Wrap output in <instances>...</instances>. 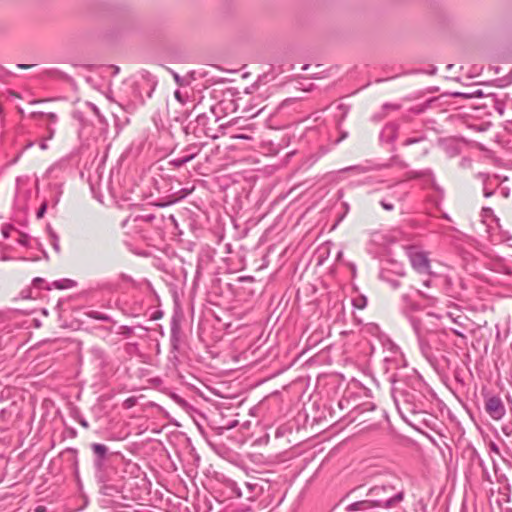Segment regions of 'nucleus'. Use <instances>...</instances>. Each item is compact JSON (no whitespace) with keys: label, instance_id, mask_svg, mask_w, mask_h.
I'll return each instance as SVG.
<instances>
[{"label":"nucleus","instance_id":"nucleus-4","mask_svg":"<svg viewBox=\"0 0 512 512\" xmlns=\"http://www.w3.org/2000/svg\"><path fill=\"white\" fill-rule=\"evenodd\" d=\"M92 449L99 457H103L107 452V447L102 444H93Z\"/></svg>","mask_w":512,"mask_h":512},{"label":"nucleus","instance_id":"nucleus-6","mask_svg":"<svg viewBox=\"0 0 512 512\" xmlns=\"http://www.w3.org/2000/svg\"><path fill=\"white\" fill-rule=\"evenodd\" d=\"M30 67H31V65H25V64H19L18 65V68H21V69H28Z\"/></svg>","mask_w":512,"mask_h":512},{"label":"nucleus","instance_id":"nucleus-1","mask_svg":"<svg viewBox=\"0 0 512 512\" xmlns=\"http://www.w3.org/2000/svg\"><path fill=\"white\" fill-rule=\"evenodd\" d=\"M367 499L353 504L355 510H365L373 507H388L402 499L400 492H395L391 484L376 485L369 489Z\"/></svg>","mask_w":512,"mask_h":512},{"label":"nucleus","instance_id":"nucleus-5","mask_svg":"<svg viewBox=\"0 0 512 512\" xmlns=\"http://www.w3.org/2000/svg\"><path fill=\"white\" fill-rule=\"evenodd\" d=\"M382 207L386 210H391L392 209V205H388L386 203H382Z\"/></svg>","mask_w":512,"mask_h":512},{"label":"nucleus","instance_id":"nucleus-3","mask_svg":"<svg viewBox=\"0 0 512 512\" xmlns=\"http://www.w3.org/2000/svg\"><path fill=\"white\" fill-rule=\"evenodd\" d=\"M411 262L413 267L416 268L419 272H428L429 261L425 254L414 253L411 256Z\"/></svg>","mask_w":512,"mask_h":512},{"label":"nucleus","instance_id":"nucleus-2","mask_svg":"<svg viewBox=\"0 0 512 512\" xmlns=\"http://www.w3.org/2000/svg\"><path fill=\"white\" fill-rule=\"evenodd\" d=\"M485 408L488 414L495 420L501 419L505 414L502 401L497 397H490L486 400Z\"/></svg>","mask_w":512,"mask_h":512}]
</instances>
